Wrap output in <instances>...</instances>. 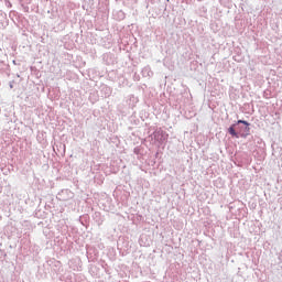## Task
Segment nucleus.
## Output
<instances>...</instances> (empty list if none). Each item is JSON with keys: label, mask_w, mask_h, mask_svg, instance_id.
Segmentation results:
<instances>
[{"label": "nucleus", "mask_w": 282, "mask_h": 282, "mask_svg": "<svg viewBox=\"0 0 282 282\" xmlns=\"http://www.w3.org/2000/svg\"><path fill=\"white\" fill-rule=\"evenodd\" d=\"M230 135H234V138H239V135H237V131H235V126H231L229 129H228Z\"/></svg>", "instance_id": "f257e3e1"}, {"label": "nucleus", "mask_w": 282, "mask_h": 282, "mask_svg": "<svg viewBox=\"0 0 282 282\" xmlns=\"http://www.w3.org/2000/svg\"><path fill=\"white\" fill-rule=\"evenodd\" d=\"M238 124H246V127L250 126V123H248V121H243V120H238Z\"/></svg>", "instance_id": "f03ea898"}]
</instances>
